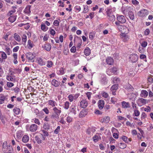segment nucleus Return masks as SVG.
<instances>
[{"label": "nucleus", "mask_w": 153, "mask_h": 153, "mask_svg": "<svg viewBox=\"0 0 153 153\" xmlns=\"http://www.w3.org/2000/svg\"><path fill=\"white\" fill-rule=\"evenodd\" d=\"M43 111L46 114H48L49 113V111L47 108L45 107L42 109Z\"/></svg>", "instance_id": "4d7b16f0"}, {"label": "nucleus", "mask_w": 153, "mask_h": 153, "mask_svg": "<svg viewBox=\"0 0 153 153\" xmlns=\"http://www.w3.org/2000/svg\"><path fill=\"white\" fill-rule=\"evenodd\" d=\"M42 48L47 51H49L51 49V46L49 44H46L42 46Z\"/></svg>", "instance_id": "a211bd4d"}, {"label": "nucleus", "mask_w": 153, "mask_h": 153, "mask_svg": "<svg viewBox=\"0 0 153 153\" xmlns=\"http://www.w3.org/2000/svg\"><path fill=\"white\" fill-rule=\"evenodd\" d=\"M70 103L68 101H66L64 104V108L66 109H68L69 108Z\"/></svg>", "instance_id": "37998d69"}, {"label": "nucleus", "mask_w": 153, "mask_h": 153, "mask_svg": "<svg viewBox=\"0 0 153 153\" xmlns=\"http://www.w3.org/2000/svg\"><path fill=\"white\" fill-rule=\"evenodd\" d=\"M107 16L108 17V19L110 21H113L115 19V16L112 14Z\"/></svg>", "instance_id": "cd10ccee"}, {"label": "nucleus", "mask_w": 153, "mask_h": 153, "mask_svg": "<svg viewBox=\"0 0 153 153\" xmlns=\"http://www.w3.org/2000/svg\"><path fill=\"white\" fill-rule=\"evenodd\" d=\"M51 84L56 87H58L60 85V82L56 79H53L51 82Z\"/></svg>", "instance_id": "4be33fe9"}, {"label": "nucleus", "mask_w": 153, "mask_h": 153, "mask_svg": "<svg viewBox=\"0 0 153 153\" xmlns=\"http://www.w3.org/2000/svg\"><path fill=\"white\" fill-rule=\"evenodd\" d=\"M13 37L14 39L18 42H20L21 40V38L20 36L16 33L14 34Z\"/></svg>", "instance_id": "473e14b6"}, {"label": "nucleus", "mask_w": 153, "mask_h": 153, "mask_svg": "<svg viewBox=\"0 0 153 153\" xmlns=\"http://www.w3.org/2000/svg\"><path fill=\"white\" fill-rule=\"evenodd\" d=\"M118 88V85L117 84H115L113 85L111 88V91L112 92V94L113 95H116L115 92Z\"/></svg>", "instance_id": "9b49d317"}, {"label": "nucleus", "mask_w": 153, "mask_h": 153, "mask_svg": "<svg viewBox=\"0 0 153 153\" xmlns=\"http://www.w3.org/2000/svg\"><path fill=\"white\" fill-rule=\"evenodd\" d=\"M99 137L97 135H95L93 137V141L95 142H97L99 140Z\"/></svg>", "instance_id": "09e8293b"}, {"label": "nucleus", "mask_w": 153, "mask_h": 153, "mask_svg": "<svg viewBox=\"0 0 153 153\" xmlns=\"http://www.w3.org/2000/svg\"><path fill=\"white\" fill-rule=\"evenodd\" d=\"M16 18L15 16H10V22H13L16 20Z\"/></svg>", "instance_id": "a18cd8bd"}, {"label": "nucleus", "mask_w": 153, "mask_h": 153, "mask_svg": "<svg viewBox=\"0 0 153 153\" xmlns=\"http://www.w3.org/2000/svg\"><path fill=\"white\" fill-rule=\"evenodd\" d=\"M131 2L134 5H138L139 3V2L137 0H131Z\"/></svg>", "instance_id": "680f3d73"}, {"label": "nucleus", "mask_w": 153, "mask_h": 153, "mask_svg": "<svg viewBox=\"0 0 153 153\" xmlns=\"http://www.w3.org/2000/svg\"><path fill=\"white\" fill-rule=\"evenodd\" d=\"M138 56L136 54H133L130 55L129 59L131 62H135L138 59Z\"/></svg>", "instance_id": "0eeeda50"}, {"label": "nucleus", "mask_w": 153, "mask_h": 153, "mask_svg": "<svg viewBox=\"0 0 153 153\" xmlns=\"http://www.w3.org/2000/svg\"><path fill=\"white\" fill-rule=\"evenodd\" d=\"M104 105V102L103 100H100L98 103V107L100 110L102 109Z\"/></svg>", "instance_id": "f3484780"}, {"label": "nucleus", "mask_w": 153, "mask_h": 153, "mask_svg": "<svg viewBox=\"0 0 153 153\" xmlns=\"http://www.w3.org/2000/svg\"><path fill=\"white\" fill-rule=\"evenodd\" d=\"M35 140L38 144H40L42 143V140L38 136L35 137Z\"/></svg>", "instance_id": "79ce46f5"}, {"label": "nucleus", "mask_w": 153, "mask_h": 153, "mask_svg": "<svg viewBox=\"0 0 153 153\" xmlns=\"http://www.w3.org/2000/svg\"><path fill=\"white\" fill-rule=\"evenodd\" d=\"M16 6L12 7L11 8V10H10V14L16 12Z\"/></svg>", "instance_id": "3c124183"}, {"label": "nucleus", "mask_w": 153, "mask_h": 153, "mask_svg": "<svg viewBox=\"0 0 153 153\" xmlns=\"http://www.w3.org/2000/svg\"><path fill=\"white\" fill-rule=\"evenodd\" d=\"M33 42L30 40H29L27 42V46L29 49H31L33 46Z\"/></svg>", "instance_id": "c85d7f7f"}, {"label": "nucleus", "mask_w": 153, "mask_h": 153, "mask_svg": "<svg viewBox=\"0 0 153 153\" xmlns=\"http://www.w3.org/2000/svg\"><path fill=\"white\" fill-rule=\"evenodd\" d=\"M13 111L14 113L16 114H18L20 113V110L19 108H16L13 109Z\"/></svg>", "instance_id": "ea45409f"}, {"label": "nucleus", "mask_w": 153, "mask_h": 153, "mask_svg": "<svg viewBox=\"0 0 153 153\" xmlns=\"http://www.w3.org/2000/svg\"><path fill=\"white\" fill-rule=\"evenodd\" d=\"M27 36L26 35H23L22 38V40L23 42H24V44H25L27 41Z\"/></svg>", "instance_id": "c03bdc74"}, {"label": "nucleus", "mask_w": 153, "mask_h": 153, "mask_svg": "<svg viewBox=\"0 0 153 153\" xmlns=\"http://www.w3.org/2000/svg\"><path fill=\"white\" fill-rule=\"evenodd\" d=\"M84 53L86 56H89L91 53V50L88 47L86 48L84 50Z\"/></svg>", "instance_id": "a878e982"}, {"label": "nucleus", "mask_w": 153, "mask_h": 153, "mask_svg": "<svg viewBox=\"0 0 153 153\" xmlns=\"http://www.w3.org/2000/svg\"><path fill=\"white\" fill-rule=\"evenodd\" d=\"M23 131H22L19 130L16 133V135L17 137L18 138H21L23 135Z\"/></svg>", "instance_id": "4c0bfd02"}, {"label": "nucleus", "mask_w": 153, "mask_h": 153, "mask_svg": "<svg viewBox=\"0 0 153 153\" xmlns=\"http://www.w3.org/2000/svg\"><path fill=\"white\" fill-rule=\"evenodd\" d=\"M128 15L130 19L133 20L134 19V16L133 12L131 11H129L128 12Z\"/></svg>", "instance_id": "a19ab883"}, {"label": "nucleus", "mask_w": 153, "mask_h": 153, "mask_svg": "<svg viewBox=\"0 0 153 153\" xmlns=\"http://www.w3.org/2000/svg\"><path fill=\"white\" fill-rule=\"evenodd\" d=\"M53 65V62L51 61H47V67L48 68L51 67Z\"/></svg>", "instance_id": "de8ad7c7"}, {"label": "nucleus", "mask_w": 153, "mask_h": 153, "mask_svg": "<svg viewBox=\"0 0 153 153\" xmlns=\"http://www.w3.org/2000/svg\"><path fill=\"white\" fill-rule=\"evenodd\" d=\"M7 99L6 97L2 95L0 97V104H2L4 103V101Z\"/></svg>", "instance_id": "72a5a7b5"}, {"label": "nucleus", "mask_w": 153, "mask_h": 153, "mask_svg": "<svg viewBox=\"0 0 153 153\" xmlns=\"http://www.w3.org/2000/svg\"><path fill=\"white\" fill-rule=\"evenodd\" d=\"M60 126H58L56 128L54 131V133L56 134H57L58 133L59 131L60 130Z\"/></svg>", "instance_id": "8fccbe9b"}, {"label": "nucleus", "mask_w": 153, "mask_h": 153, "mask_svg": "<svg viewBox=\"0 0 153 153\" xmlns=\"http://www.w3.org/2000/svg\"><path fill=\"white\" fill-rule=\"evenodd\" d=\"M147 44L148 43L147 42L145 41H143L141 43V45L143 47L145 48L146 46L147 45Z\"/></svg>", "instance_id": "6e6d98bb"}, {"label": "nucleus", "mask_w": 153, "mask_h": 153, "mask_svg": "<svg viewBox=\"0 0 153 153\" xmlns=\"http://www.w3.org/2000/svg\"><path fill=\"white\" fill-rule=\"evenodd\" d=\"M126 34L127 33H121L120 34V38L122 40L125 42H127L129 39V36Z\"/></svg>", "instance_id": "6e6552de"}, {"label": "nucleus", "mask_w": 153, "mask_h": 153, "mask_svg": "<svg viewBox=\"0 0 153 153\" xmlns=\"http://www.w3.org/2000/svg\"><path fill=\"white\" fill-rule=\"evenodd\" d=\"M120 27V29H119V30L123 32L122 33H127L128 32V29L126 26L122 25V26H121Z\"/></svg>", "instance_id": "9d476101"}, {"label": "nucleus", "mask_w": 153, "mask_h": 153, "mask_svg": "<svg viewBox=\"0 0 153 153\" xmlns=\"http://www.w3.org/2000/svg\"><path fill=\"white\" fill-rule=\"evenodd\" d=\"M101 83L104 85H105L107 83L105 75H102V76L101 77Z\"/></svg>", "instance_id": "bb28decb"}, {"label": "nucleus", "mask_w": 153, "mask_h": 153, "mask_svg": "<svg viewBox=\"0 0 153 153\" xmlns=\"http://www.w3.org/2000/svg\"><path fill=\"white\" fill-rule=\"evenodd\" d=\"M111 79L114 83H117L120 82L119 78L117 77H112Z\"/></svg>", "instance_id": "c756f323"}, {"label": "nucleus", "mask_w": 153, "mask_h": 153, "mask_svg": "<svg viewBox=\"0 0 153 153\" xmlns=\"http://www.w3.org/2000/svg\"><path fill=\"white\" fill-rule=\"evenodd\" d=\"M48 103L49 105L52 107H55V106L57 105V103L56 102L52 100H48Z\"/></svg>", "instance_id": "b1692460"}, {"label": "nucleus", "mask_w": 153, "mask_h": 153, "mask_svg": "<svg viewBox=\"0 0 153 153\" xmlns=\"http://www.w3.org/2000/svg\"><path fill=\"white\" fill-rule=\"evenodd\" d=\"M59 71L57 73L59 75H62L64 73V69L62 68H60Z\"/></svg>", "instance_id": "49530a36"}, {"label": "nucleus", "mask_w": 153, "mask_h": 153, "mask_svg": "<svg viewBox=\"0 0 153 153\" xmlns=\"http://www.w3.org/2000/svg\"><path fill=\"white\" fill-rule=\"evenodd\" d=\"M126 88L128 90V91H130L133 90V88H132V86L130 85H129L128 86L126 87Z\"/></svg>", "instance_id": "052dcab7"}, {"label": "nucleus", "mask_w": 153, "mask_h": 153, "mask_svg": "<svg viewBox=\"0 0 153 153\" xmlns=\"http://www.w3.org/2000/svg\"><path fill=\"white\" fill-rule=\"evenodd\" d=\"M41 29L43 31H46L48 29V27H46L45 24L42 23L41 25Z\"/></svg>", "instance_id": "7c9ffc66"}, {"label": "nucleus", "mask_w": 153, "mask_h": 153, "mask_svg": "<svg viewBox=\"0 0 153 153\" xmlns=\"http://www.w3.org/2000/svg\"><path fill=\"white\" fill-rule=\"evenodd\" d=\"M102 97L105 98H107L109 97V95L108 93L105 92H103L102 94Z\"/></svg>", "instance_id": "5fc2aeb1"}, {"label": "nucleus", "mask_w": 153, "mask_h": 153, "mask_svg": "<svg viewBox=\"0 0 153 153\" xmlns=\"http://www.w3.org/2000/svg\"><path fill=\"white\" fill-rule=\"evenodd\" d=\"M117 146L120 149H124L126 147V144L122 143H118Z\"/></svg>", "instance_id": "2f4dec72"}, {"label": "nucleus", "mask_w": 153, "mask_h": 153, "mask_svg": "<svg viewBox=\"0 0 153 153\" xmlns=\"http://www.w3.org/2000/svg\"><path fill=\"white\" fill-rule=\"evenodd\" d=\"M70 112L73 113L74 114H76V108L74 105H72L71 106L70 108Z\"/></svg>", "instance_id": "5701e85b"}, {"label": "nucleus", "mask_w": 153, "mask_h": 153, "mask_svg": "<svg viewBox=\"0 0 153 153\" xmlns=\"http://www.w3.org/2000/svg\"><path fill=\"white\" fill-rule=\"evenodd\" d=\"M120 23L119 22H116L115 23V25L117 26V27L119 29H120V27L121 26H122L123 25H120Z\"/></svg>", "instance_id": "0e129e2a"}, {"label": "nucleus", "mask_w": 153, "mask_h": 153, "mask_svg": "<svg viewBox=\"0 0 153 153\" xmlns=\"http://www.w3.org/2000/svg\"><path fill=\"white\" fill-rule=\"evenodd\" d=\"M58 3L60 4L59 6L62 7H64V4L63 2H62L61 0H59L58 1Z\"/></svg>", "instance_id": "e2e57ef3"}, {"label": "nucleus", "mask_w": 153, "mask_h": 153, "mask_svg": "<svg viewBox=\"0 0 153 153\" xmlns=\"http://www.w3.org/2000/svg\"><path fill=\"white\" fill-rule=\"evenodd\" d=\"M92 94V93L90 92H88L86 93L88 100H89L90 99Z\"/></svg>", "instance_id": "864d4df0"}, {"label": "nucleus", "mask_w": 153, "mask_h": 153, "mask_svg": "<svg viewBox=\"0 0 153 153\" xmlns=\"http://www.w3.org/2000/svg\"><path fill=\"white\" fill-rule=\"evenodd\" d=\"M134 111L135 116L136 117H138L139 116L140 114V112L138 110H137V109L135 108V109L134 110Z\"/></svg>", "instance_id": "58836bf2"}, {"label": "nucleus", "mask_w": 153, "mask_h": 153, "mask_svg": "<svg viewBox=\"0 0 153 153\" xmlns=\"http://www.w3.org/2000/svg\"><path fill=\"white\" fill-rule=\"evenodd\" d=\"M36 61L37 63L40 65L42 66L45 65V62L40 57L38 58L37 59Z\"/></svg>", "instance_id": "dca6fc26"}, {"label": "nucleus", "mask_w": 153, "mask_h": 153, "mask_svg": "<svg viewBox=\"0 0 153 153\" xmlns=\"http://www.w3.org/2000/svg\"><path fill=\"white\" fill-rule=\"evenodd\" d=\"M122 106L123 108H127L129 107V103L128 102L123 101L122 102Z\"/></svg>", "instance_id": "e433bc0d"}, {"label": "nucleus", "mask_w": 153, "mask_h": 153, "mask_svg": "<svg viewBox=\"0 0 153 153\" xmlns=\"http://www.w3.org/2000/svg\"><path fill=\"white\" fill-rule=\"evenodd\" d=\"M72 118L70 116L67 117L66 119V120L68 123H70L72 122Z\"/></svg>", "instance_id": "603ef678"}, {"label": "nucleus", "mask_w": 153, "mask_h": 153, "mask_svg": "<svg viewBox=\"0 0 153 153\" xmlns=\"http://www.w3.org/2000/svg\"><path fill=\"white\" fill-rule=\"evenodd\" d=\"M148 95V92L145 90H143L141 91L140 94V96L143 98L146 97Z\"/></svg>", "instance_id": "aec40b11"}, {"label": "nucleus", "mask_w": 153, "mask_h": 153, "mask_svg": "<svg viewBox=\"0 0 153 153\" xmlns=\"http://www.w3.org/2000/svg\"><path fill=\"white\" fill-rule=\"evenodd\" d=\"M71 51L72 53H75L76 51V49L75 47L73 46L71 48Z\"/></svg>", "instance_id": "13d9d810"}, {"label": "nucleus", "mask_w": 153, "mask_h": 153, "mask_svg": "<svg viewBox=\"0 0 153 153\" xmlns=\"http://www.w3.org/2000/svg\"><path fill=\"white\" fill-rule=\"evenodd\" d=\"M117 71V68L113 67L110 69H108L106 71V73L108 75L110 76L114 74Z\"/></svg>", "instance_id": "1a4fd4ad"}, {"label": "nucleus", "mask_w": 153, "mask_h": 153, "mask_svg": "<svg viewBox=\"0 0 153 153\" xmlns=\"http://www.w3.org/2000/svg\"><path fill=\"white\" fill-rule=\"evenodd\" d=\"M117 19L119 22L121 24L125 23L126 21L125 17L122 15H117Z\"/></svg>", "instance_id": "39448f33"}, {"label": "nucleus", "mask_w": 153, "mask_h": 153, "mask_svg": "<svg viewBox=\"0 0 153 153\" xmlns=\"http://www.w3.org/2000/svg\"><path fill=\"white\" fill-rule=\"evenodd\" d=\"M60 108L58 109L56 107H53V113L51 116V118L56 120L59 118V116L61 112Z\"/></svg>", "instance_id": "f257e3e1"}, {"label": "nucleus", "mask_w": 153, "mask_h": 153, "mask_svg": "<svg viewBox=\"0 0 153 153\" xmlns=\"http://www.w3.org/2000/svg\"><path fill=\"white\" fill-rule=\"evenodd\" d=\"M79 95V94H70L68 97V100L71 102L73 101L74 100H76Z\"/></svg>", "instance_id": "7ed1b4c3"}, {"label": "nucleus", "mask_w": 153, "mask_h": 153, "mask_svg": "<svg viewBox=\"0 0 153 153\" xmlns=\"http://www.w3.org/2000/svg\"><path fill=\"white\" fill-rule=\"evenodd\" d=\"M126 126L132 127L134 126L133 124H131L129 121H127L126 123Z\"/></svg>", "instance_id": "774afa93"}, {"label": "nucleus", "mask_w": 153, "mask_h": 153, "mask_svg": "<svg viewBox=\"0 0 153 153\" xmlns=\"http://www.w3.org/2000/svg\"><path fill=\"white\" fill-rule=\"evenodd\" d=\"M29 140V137L27 135H25L22 137V140L24 143H27Z\"/></svg>", "instance_id": "393cba45"}, {"label": "nucleus", "mask_w": 153, "mask_h": 153, "mask_svg": "<svg viewBox=\"0 0 153 153\" xmlns=\"http://www.w3.org/2000/svg\"><path fill=\"white\" fill-rule=\"evenodd\" d=\"M113 8L111 7L106 8L105 9V13L107 16L112 14V10Z\"/></svg>", "instance_id": "6ab92c4d"}, {"label": "nucleus", "mask_w": 153, "mask_h": 153, "mask_svg": "<svg viewBox=\"0 0 153 153\" xmlns=\"http://www.w3.org/2000/svg\"><path fill=\"white\" fill-rule=\"evenodd\" d=\"M149 14L148 11L145 9H143L139 11L138 15L140 17H143Z\"/></svg>", "instance_id": "423d86ee"}, {"label": "nucleus", "mask_w": 153, "mask_h": 153, "mask_svg": "<svg viewBox=\"0 0 153 153\" xmlns=\"http://www.w3.org/2000/svg\"><path fill=\"white\" fill-rule=\"evenodd\" d=\"M94 34L93 33H90V34H89V39L92 40L94 38Z\"/></svg>", "instance_id": "69168bd1"}, {"label": "nucleus", "mask_w": 153, "mask_h": 153, "mask_svg": "<svg viewBox=\"0 0 153 153\" xmlns=\"http://www.w3.org/2000/svg\"><path fill=\"white\" fill-rule=\"evenodd\" d=\"M87 114V111L85 110H83L80 112L79 117H83L85 116Z\"/></svg>", "instance_id": "412c9836"}, {"label": "nucleus", "mask_w": 153, "mask_h": 153, "mask_svg": "<svg viewBox=\"0 0 153 153\" xmlns=\"http://www.w3.org/2000/svg\"><path fill=\"white\" fill-rule=\"evenodd\" d=\"M53 24L55 26H58L59 25V22L58 20H55L53 22Z\"/></svg>", "instance_id": "bf43d9fd"}, {"label": "nucleus", "mask_w": 153, "mask_h": 153, "mask_svg": "<svg viewBox=\"0 0 153 153\" xmlns=\"http://www.w3.org/2000/svg\"><path fill=\"white\" fill-rule=\"evenodd\" d=\"M32 122H34L35 123L39 125L40 124V121L39 119L36 118H34L31 120Z\"/></svg>", "instance_id": "f704fd0d"}, {"label": "nucleus", "mask_w": 153, "mask_h": 153, "mask_svg": "<svg viewBox=\"0 0 153 153\" xmlns=\"http://www.w3.org/2000/svg\"><path fill=\"white\" fill-rule=\"evenodd\" d=\"M26 56L27 58L30 60H32L35 57V56L31 53H27Z\"/></svg>", "instance_id": "2eb2a0df"}, {"label": "nucleus", "mask_w": 153, "mask_h": 153, "mask_svg": "<svg viewBox=\"0 0 153 153\" xmlns=\"http://www.w3.org/2000/svg\"><path fill=\"white\" fill-rule=\"evenodd\" d=\"M106 62L108 64L110 65H113L114 63L113 59L110 57H108L106 59Z\"/></svg>", "instance_id": "4468645a"}, {"label": "nucleus", "mask_w": 153, "mask_h": 153, "mask_svg": "<svg viewBox=\"0 0 153 153\" xmlns=\"http://www.w3.org/2000/svg\"><path fill=\"white\" fill-rule=\"evenodd\" d=\"M26 128L27 131H29L32 132L36 131L38 129V126L36 124H32L30 126L28 125L26 126Z\"/></svg>", "instance_id": "f03ea898"}, {"label": "nucleus", "mask_w": 153, "mask_h": 153, "mask_svg": "<svg viewBox=\"0 0 153 153\" xmlns=\"http://www.w3.org/2000/svg\"><path fill=\"white\" fill-rule=\"evenodd\" d=\"M110 118L109 117H104L101 118L100 119V121L102 123H108L110 121Z\"/></svg>", "instance_id": "ddd939ff"}, {"label": "nucleus", "mask_w": 153, "mask_h": 153, "mask_svg": "<svg viewBox=\"0 0 153 153\" xmlns=\"http://www.w3.org/2000/svg\"><path fill=\"white\" fill-rule=\"evenodd\" d=\"M122 139L126 143H128L129 142L131 141V139L130 138H128L127 137L124 136L122 137Z\"/></svg>", "instance_id": "c9c22d12"}, {"label": "nucleus", "mask_w": 153, "mask_h": 153, "mask_svg": "<svg viewBox=\"0 0 153 153\" xmlns=\"http://www.w3.org/2000/svg\"><path fill=\"white\" fill-rule=\"evenodd\" d=\"M1 55L3 59H5L7 58V56L6 53L4 52H1Z\"/></svg>", "instance_id": "338daca9"}, {"label": "nucleus", "mask_w": 153, "mask_h": 153, "mask_svg": "<svg viewBox=\"0 0 153 153\" xmlns=\"http://www.w3.org/2000/svg\"><path fill=\"white\" fill-rule=\"evenodd\" d=\"M88 103L86 100H83L80 102V106L82 108H85L88 105Z\"/></svg>", "instance_id": "f8f14e48"}, {"label": "nucleus", "mask_w": 153, "mask_h": 153, "mask_svg": "<svg viewBox=\"0 0 153 153\" xmlns=\"http://www.w3.org/2000/svg\"><path fill=\"white\" fill-rule=\"evenodd\" d=\"M137 102L138 105L140 106L145 105L147 102V100L141 98H139Z\"/></svg>", "instance_id": "20e7f679"}]
</instances>
